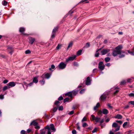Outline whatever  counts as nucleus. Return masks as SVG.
<instances>
[{
    "label": "nucleus",
    "mask_w": 134,
    "mask_h": 134,
    "mask_svg": "<svg viewBox=\"0 0 134 134\" xmlns=\"http://www.w3.org/2000/svg\"><path fill=\"white\" fill-rule=\"evenodd\" d=\"M97 130V129L96 127H95L94 130L92 131V132L93 133H94L96 132Z\"/></svg>",
    "instance_id": "603ef678"
},
{
    "label": "nucleus",
    "mask_w": 134,
    "mask_h": 134,
    "mask_svg": "<svg viewBox=\"0 0 134 134\" xmlns=\"http://www.w3.org/2000/svg\"><path fill=\"white\" fill-rule=\"evenodd\" d=\"M91 83V81L90 80V77H88L87 78V80L86 82V84L87 85H90Z\"/></svg>",
    "instance_id": "f8f14e48"
},
{
    "label": "nucleus",
    "mask_w": 134,
    "mask_h": 134,
    "mask_svg": "<svg viewBox=\"0 0 134 134\" xmlns=\"http://www.w3.org/2000/svg\"><path fill=\"white\" fill-rule=\"evenodd\" d=\"M101 113H102L104 114H108V110L105 109H104L102 110V111H100Z\"/></svg>",
    "instance_id": "dca6fc26"
},
{
    "label": "nucleus",
    "mask_w": 134,
    "mask_h": 134,
    "mask_svg": "<svg viewBox=\"0 0 134 134\" xmlns=\"http://www.w3.org/2000/svg\"><path fill=\"white\" fill-rule=\"evenodd\" d=\"M73 91H70L67 92L65 94V96H68L69 97H70V98H72L73 97L72 92Z\"/></svg>",
    "instance_id": "9b49d317"
},
{
    "label": "nucleus",
    "mask_w": 134,
    "mask_h": 134,
    "mask_svg": "<svg viewBox=\"0 0 134 134\" xmlns=\"http://www.w3.org/2000/svg\"><path fill=\"white\" fill-rule=\"evenodd\" d=\"M98 71L97 69V68H95L93 69V72L94 73L97 72Z\"/></svg>",
    "instance_id": "e2e57ef3"
},
{
    "label": "nucleus",
    "mask_w": 134,
    "mask_h": 134,
    "mask_svg": "<svg viewBox=\"0 0 134 134\" xmlns=\"http://www.w3.org/2000/svg\"><path fill=\"white\" fill-rule=\"evenodd\" d=\"M110 51V49H103L100 52L101 54L102 55H104L106 54L107 52H109Z\"/></svg>",
    "instance_id": "0eeeda50"
},
{
    "label": "nucleus",
    "mask_w": 134,
    "mask_h": 134,
    "mask_svg": "<svg viewBox=\"0 0 134 134\" xmlns=\"http://www.w3.org/2000/svg\"><path fill=\"white\" fill-rule=\"evenodd\" d=\"M126 83V82L125 80H124L120 82V84L121 85H123Z\"/></svg>",
    "instance_id": "a19ab883"
},
{
    "label": "nucleus",
    "mask_w": 134,
    "mask_h": 134,
    "mask_svg": "<svg viewBox=\"0 0 134 134\" xmlns=\"http://www.w3.org/2000/svg\"><path fill=\"white\" fill-rule=\"evenodd\" d=\"M60 103V102H59L58 100H55L54 103V104L56 105H57L58 104Z\"/></svg>",
    "instance_id": "c03bdc74"
},
{
    "label": "nucleus",
    "mask_w": 134,
    "mask_h": 134,
    "mask_svg": "<svg viewBox=\"0 0 134 134\" xmlns=\"http://www.w3.org/2000/svg\"><path fill=\"white\" fill-rule=\"evenodd\" d=\"M116 122L118 123H119L120 125H121L122 124V121L121 120H116Z\"/></svg>",
    "instance_id": "37998d69"
},
{
    "label": "nucleus",
    "mask_w": 134,
    "mask_h": 134,
    "mask_svg": "<svg viewBox=\"0 0 134 134\" xmlns=\"http://www.w3.org/2000/svg\"><path fill=\"white\" fill-rule=\"evenodd\" d=\"M82 51V49H80L77 51L76 53V56L81 55Z\"/></svg>",
    "instance_id": "aec40b11"
},
{
    "label": "nucleus",
    "mask_w": 134,
    "mask_h": 134,
    "mask_svg": "<svg viewBox=\"0 0 134 134\" xmlns=\"http://www.w3.org/2000/svg\"><path fill=\"white\" fill-rule=\"evenodd\" d=\"M100 119V118H98V117H96L95 120V121L96 122H97L99 121Z\"/></svg>",
    "instance_id": "e433bc0d"
},
{
    "label": "nucleus",
    "mask_w": 134,
    "mask_h": 134,
    "mask_svg": "<svg viewBox=\"0 0 134 134\" xmlns=\"http://www.w3.org/2000/svg\"><path fill=\"white\" fill-rule=\"evenodd\" d=\"M44 129L45 130H48L47 132V134H51V133L50 131V130H51L52 132H55L56 131L54 126V125L52 124H50V125H47L45 127Z\"/></svg>",
    "instance_id": "f257e3e1"
},
{
    "label": "nucleus",
    "mask_w": 134,
    "mask_h": 134,
    "mask_svg": "<svg viewBox=\"0 0 134 134\" xmlns=\"http://www.w3.org/2000/svg\"><path fill=\"white\" fill-rule=\"evenodd\" d=\"M8 81L7 80H5L3 81V83L4 84H5L7 83L8 82Z\"/></svg>",
    "instance_id": "774afa93"
},
{
    "label": "nucleus",
    "mask_w": 134,
    "mask_h": 134,
    "mask_svg": "<svg viewBox=\"0 0 134 134\" xmlns=\"http://www.w3.org/2000/svg\"><path fill=\"white\" fill-rule=\"evenodd\" d=\"M115 118L118 119H121L122 118V116L120 114H118L114 117Z\"/></svg>",
    "instance_id": "f3484780"
},
{
    "label": "nucleus",
    "mask_w": 134,
    "mask_h": 134,
    "mask_svg": "<svg viewBox=\"0 0 134 134\" xmlns=\"http://www.w3.org/2000/svg\"><path fill=\"white\" fill-rule=\"evenodd\" d=\"M40 82V84L42 85H43L45 83V81L44 79H42V80H41L39 81Z\"/></svg>",
    "instance_id": "a878e982"
},
{
    "label": "nucleus",
    "mask_w": 134,
    "mask_h": 134,
    "mask_svg": "<svg viewBox=\"0 0 134 134\" xmlns=\"http://www.w3.org/2000/svg\"><path fill=\"white\" fill-rule=\"evenodd\" d=\"M127 51L131 55H134V51L131 52L129 50H127Z\"/></svg>",
    "instance_id": "473e14b6"
},
{
    "label": "nucleus",
    "mask_w": 134,
    "mask_h": 134,
    "mask_svg": "<svg viewBox=\"0 0 134 134\" xmlns=\"http://www.w3.org/2000/svg\"><path fill=\"white\" fill-rule=\"evenodd\" d=\"M4 95L1 94L0 95V99H3L4 98Z\"/></svg>",
    "instance_id": "69168bd1"
},
{
    "label": "nucleus",
    "mask_w": 134,
    "mask_h": 134,
    "mask_svg": "<svg viewBox=\"0 0 134 134\" xmlns=\"http://www.w3.org/2000/svg\"><path fill=\"white\" fill-rule=\"evenodd\" d=\"M74 113V111L73 110H72L71 111H70L69 113L68 114L70 115H71L73 114Z\"/></svg>",
    "instance_id": "a18cd8bd"
},
{
    "label": "nucleus",
    "mask_w": 134,
    "mask_h": 134,
    "mask_svg": "<svg viewBox=\"0 0 134 134\" xmlns=\"http://www.w3.org/2000/svg\"><path fill=\"white\" fill-rule=\"evenodd\" d=\"M110 59V58L107 57L105 58L104 60L107 63L109 62Z\"/></svg>",
    "instance_id": "393cba45"
},
{
    "label": "nucleus",
    "mask_w": 134,
    "mask_h": 134,
    "mask_svg": "<svg viewBox=\"0 0 134 134\" xmlns=\"http://www.w3.org/2000/svg\"><path fill=\"white\" fill-rule=\"evenodd\" d=\"M38 81L37 77H34L33 79L32 82L36 83H37Z\"/></svg>",
    "instance_id": "a211bd4d"
},
{
    "label": "nucleus",
    "mask_w": 134,
    "mask_h": 134,
    "mask_svg": "<svg viewBox=\"0 0 134 134\" xmlns=\"http://www.w3.org/2000/svg\"><path fill=\"white\" fill-rule=\"evenodd\" d=\"M51 74L49 73H47L46 74L44 75V76L45 78L47 79H49L50 77L51 76Z\"/></svg>",
    "instance_id": "6ab92c4d"
},
{
    "label": "nucleus",
    "mask_w": 134,
    "mask_h": 134,
    "mask_svg": "<svg viewBox=\"0 0 134 134\" xmlns=\"http://www.w3.org/2000/svg\"><path fill=\"white\" fill-rule=\"evenodd\" d=\"M7 85L8 87L10 88L11 87L14 86L16 84L14 82L12 81L9 82Z\"/></svg>",
    "instance_id": "1a4fd4ad"
},
{
    "label": "nucleus",
    "mask_w": 134,
    "mask_h": 134,
    "mask_svg": "<svg viewBox=\"0 0 134 134\" xmlns=\"http://www.w3.org/2000/svg\"><path fill=\"white\" fill-rule=\"evenodd\" d=\"M61 47V45L58 44L56 48V49L58 50Z\"/></svg>",
    "instance_id": "49530a36"
},
{
    "label": "nucleus",
    "mask_w": 134,
    "mask_h": 134,
    "mask_svg": "<svg viewBox=\"0 0 134 134\" xmlns=\"http://www.w3.org/2000/svg\"><path fill=\"white\" fill-rule=\"evenodd\" d=\"M108 94L104 93L102 94L100 98L99 99L101 101H104L107 98Z\"/></svg>",
    "instance_id": "423d86ee"
},
{
    "label": "nucleus",
    "mask_w": 134,
    "mask_h": 134,
    "mask_svg": "<svg viewBox=\"0 0 134 134\" xmlns=\"http://www.w3.org/2000/svg\"><path fill=\"white\" fill-rule=\"evenodd\" d=\"M58 109V107H54L52 109V113H54L56 112Z\"/></svg>",
    "instance_id": "bb28decb"
},
{
    "label": "nucleus",
    "mask_w": 134,
    "mask_h": 134,
    "mask_svg": "<svg viewBox=\"0 0 134 134\" xmlns=\"http://www.w3.org/2000/svg\"><path fill=\"white\" fill-rule=\"evenodd\" d=\"M63 109V107L62 106H59L58 108V110L59 111H62Z\"/></svg>",
    "instance_id": "4c0bfd02"
},
{
    "label": "nucleus",
    "mask_w": 134,
    "mask_h": 134,
    "mask_svg": "<svg viewBox=\"0 0 134 134\" xmlns=\"http://www.w3.org/2000/svg\"><path fill=\"white\" fill-rule=\"evenodd\" d=\"M128 96L130 97H134V93H131L130 94H128Z\"/></svg>",
    "instance_id": "c85d7f7f"
},
{
    "label": "nucleus",
    "mask_w": 134,
    "mask_h": 134,
    "mask_svg": "<svg viewBox=\"0 0 134 134\" xmlns=\"http://www.w3.org/2000/svg\"><path fill=\"white\" fill-rule=\"evenodd\" d=\"M73 44V42L72 41H71L69 43L68 46V48H67V50L70 47H72Z\"/></svg>",
    "instance_id": "412c9836"
},
{
    "label": "nucleus",
    "mask_w": 134,
    "mask_h": 134,
    "mask_svg": "<svg viewBox=\"0 0 134 134\" xmlns=\"http://www.w3.org/2000/svg\"><path fill=\"white\" fill-rule=\"evenodd\" d=\"M58 29V28L57 27H55L54 29H53L52 32L56 33V31H57Z\"/></svg>",
    "instance_id": "7c9ffc66"
},
{
    "label": "nucleus",
    "mask_w": 134,
    "mask_h": 134,
    "mask_svg": "<svg viewBox=\"0 0 134 134\" xmlns=\"http://www.w3.org/2000/svg\"><path fill=\"white\" fill-rule=\"evenodd\" d=\"M91 117L92 118V120L93 121L95 120L96 117L93 115H91Z\"/></svg>",
    "instance_id": "09e8293b"
},
{
    "label": "nucleus",
    "mask_w": 134,
    "mask_h": 134,
    "mask_svg": "<svg viewBox=\"0 0 134 134\" xmlns=\"http://www.w3.org/2000/svg\"><path fill=\"white\" fill-rule=\"evenodd\" d=\"M90 46V44L89 42L87 43L86 44L85 46L87 48H89Z\"/></svg>",
    "instance_id": "79ce46f5"
},
{
    "label": "nucleus",
    "mask_w": 134,
    "mask_h": 134,
    "mask_svg": "<svg viewBox=\"0 0 134 134\" xmlns=\"http://www.w3.org/2000/svg\"><path fill=\"white\" fill-rule=\"evenodd\" d=\"M117 127H118V128L115 129V132H116L120 130V126H118Z\"/></svg>",
    "instance_id": "4d7b16f0"
},
{
    "label": "nucleus",
    "mask_w": 134,
    "mask_h": 134,
    "mask_svg": "<svg viewBox=\"0 0 134 134\" xmlns=\"http://www.w3.org/2000/svg\"><path fill=\"white\" fill-rule=\"evenodd\" d=\"M8 86H4L3 88V91H4L5 90H7L8 88Z\"/></svg>",
    "instance_id": "de8ad7c7"
},
{
    "label": "nucleus",
    "mask_w": 134,
    "mask_h": 134,
    "mask_svg": "<svg viewBox=\"0 0 134 134\" xmlns=\"http://www.w3.org/2000/svg\"><path fill=\"white\" fill-rule=\"evenodd\" d=\"M76 55H73L71 57H70L66 59V62H68L69 61L73 60L76 58Z\"/></svg>",
    "instance_id": "6e6552de"
},
{
    "label": "nucleus",
    "mask_w": 134,
    "mask_h": 134,
    "mask_svg": "<svg viewBox=\"0 0 134 134\" xmlns=\"http://www.w3.org/2000/svg\"><path fill=\"white\" fill-rule=\"evenodd\" d=\"M103 62L102 61L100 62L98 64V68L101 71H102L105 68L104 65H103Z\"/></svg>",
    "instance_id": "20e7f679"
},
{
    "label": "nucleus",
    "mask_w": 134,
    "mask_h": 134,
    "mask_svg": "<svg viewBox=\"0 0 134 134\" xmlns=\"http://www.w3.org/2000/svg\"><path fill=\"white\" fill-rule=\"evenodd\" d=\"M8 51L9 52L8 53L12 55L13 52V49L12 46H8L7 48Z\"/></svg>",
    "instance_id": "39448f33"
},
{
    "label": "nucleus",
    "mask_w": 134,
    "mask_h": 134,
    "mask_svg": "<svg viewBox=\"0 0 134 134\" xmlns=\"http://www.w3.org/2000/svg\"><path fill=\"white\" fill-rule=\"evenodd\" d=\"M120 54L119 56V57L120 58L124 57L125 55L124 54H121V53L119 51H118L116 50H114L112 53V55L114 57H115L118 54Z\"/></svg>",
    "instance_id": "f03ea898"
},
{
    "label": "nucleus",
    "mask_w": 134,
    "mask_h": 134,
    "mask_svg": "<svg viewBox=\"0 0 134 134\" xmlns=\"http://www.w3.org/2000/svg\"><path fill=\"white\" fill-rule=\"evenodd\" d=\"M8 2L5 0H3L2 2V5L4 6H6L7 5Z\"/></svg>",
    "instance_id": "b1692460"
},
{
    "label": "nucleus",
    "mask_w": 134,
    "mask_h": 134,
    "mask_svg": "<svg viewBox=\"0 0 134 134\" xmlns=\"http://www.w3.org/2000/svg\"><path fill=\"white\" fill-rule=\"evenodd\" d=\"M25 53L26 54H27L30 53L31 52L29 50H27L25 51Z\"/></svg>",
    "instance_id": "58836bf2"
},
{
    "label": "nucleus",
    "mask_w": 134,
    "mask_h": 134,
    "mask_svg": "<svg viewBox=\"0 0 134 134\" xmlns=\"http://www.w3.org/2000/svg\"><path fill=\"white\" fill-rule=\"evenodd\" d=\"M79 90H77L75 91L73 90L74 91L72 92V94H73L74 96H76L78 93V92Z\"/></svg>",
    "instance_id": "cd10ccee"
},
{
    "label": "nucleus",
    "mask_w": 134,
    "mask_h": 134,
    "mask_svg": "<svg viewBox=\"0 0 134 134\" xmlns=\"http://www.w3.org/2000/svg\"><path fill=\"white\" fill-rule=\"evenodd\" d=\"M122 45H120L116 47L115 49L118 51H119L121 53V49L122 48Z\"/></svg>",
    "instance_id": "ddd939ff"
},
{
    "label": "nucleus",
    "mask_w": 134,
    "mask_h": 134,
    "mask_svg": "<svg viewBox=\"0 0 134 134\" xmlns=\"http://www.w3.org/2000/svg\"><path fill=\"white\" fill-rule=\"evenodd\" d=\"M87 126H88V125L86 123L84 122L83 123L82 125V126L83 127H85Z\"/></svg>",
    "instance_id": "8fccbe9b"
},
{
    "label": "nucleus",
    "mask_w": 134,
    "mask_h": 134,
    "mask_svg": "<svg viewBox=\"0 0 134 134\" xmlns=\"http://www.w3.org/2000/svg\"><path fill=\"white\" fill-rule=\"evenodd\" d=\"M63 99V98L62 96H60L58 98V100L59 101H61Z\"/></svg>",
    "instance_id": "3c124183"
},
{
    "label": "nucleus",
    "mask_w": 134,
    "mask_h": 134,
    "mask_svg": "<svg viewBox=\"0 0 134 134\" xmlns=\"http://www.w3.org/2000/svg\"><path fill=\"white\" fill-rule=\"evenodd\" d=\"M37 125H38V123L37 122H36L35 120H34L31 122L30 126H32L33 125L35 126H36Z\"/></svg>",
    "instance_id": "4468645a"
},
{
    "label": "nucleus",
    "mask_w": 134,
    "mask_h": 134,
    "mask_svg": "<svg viewBox=\"0 0 134 134\" xmlns=\"http://www.w3.org/2000/svg\"><path fill=\"white\" fill-rule=\"evenodd\" d=\"M100 105V104L99 103H98L94 107V110H97L98 108Z\"/></svg>",
    "instance_id": "4be33fe9"
},
{
    "label": "nucleus",
    "mask_w": 134,
    "mask_h": 134,
    "mask_svg": "<svg viewBox=\"0 0 134 134\" xmlns=\"http://www.w3.org/2000/svg\"><path fill=\"white\" fill-rule=\"evenodd\" d=\"M38 125H37L36 126H35V128L36 129H39L40 128V127Z\"/></svg>",
    "instance_id": "5fc2aeb1"
},
{
    "label": "nucleus",
    "mask_w": 134,
    "mask_h": 134,
    "mask_svg": "<svg viewBox=\"0 0 134 134\" xmlns=\"http://www.w3.org/2000/svg\"><path fill=\"white\" fill-rule=\"evenodd\" d=\"M85 91V90L84 89L81 90L80 92V93L82 94Z\"/></svg>",
    "instance_id": "680f3d73"
},
{
    "label": "nucleus",
    "mask_w": 134,
    "mask_h": 134,
    "mask_svg": "<svg viewBox=\"0 0 134 134\" xmlns=\"http://www.w3.org/2000/svg\"><path fill=\"white\" fill-rule=\"evenodd\" d=\"M127 82L131 83L132 82V80L131 79H128L127 80Z\"/></svg>",
    "instance_id": "ea45409f"
},
{
    "label": "nucleus",
    "mask_w": 134,
    "mask_h": 134,
    "mask_svg": "<svg viewBox=\"0 0 134 134\" xmlns=\"http://www.w3.org/2000/svg\"><path fill=\"white\" fill-rule=\"evenodd\" d=\"M74 13V11H71V10H70L68 13L69 15H71V14H72Z\"/></svg>",
    "instance_id": "bf43d9fd"
},
{
    "label": "nucleus",
    "mask_w": 134,
    "mask_h": 134,
    "mask_svg": "<svg viewBox=\"0 0 134 134\" xmlns=\"http://www.w3.org/2000/svg\"><path fill=\"white\" fill-rule=\"evenodd\" d=\"M69 97H66L63 100V102L65 103L66 102H68L69 101Z\"/></svg>",
    "instance_id": "c756f323"
},
{
    "label": "nucleus",
    "mask_w": 134,
    "mask_h": 134,
    "mask_svg": "<svg viewBox=\"0 0 134 134\" xmlns=\"http://www.w3.org/2000/svg\"><path fill=\"white\" fill-rule=\"evenodd\" d=\"M29 43L31 44H33V43L35 40V39L34 38L32 37H30L29 38Z\"/></svg>",
    "instance_id": "9d476101"
},
{
    "label": "nucleus",
    "mask_w": 134,
    "mask_h": 134,
    "mask_svg": "<svg viewBox=\"0 0 134 134\" xmlns=\"http://www.w3.org/2000/svg\"><path fill=\"white\" fill-rule=\"evenodd\" d=\"M129 103L133 105L134 106V101H131L129 102Z\"/></svg>",
    "instance_id": "6e6d98bb"
},
{
    "label": "nucleus",
    "mask_w": 134,
    "mask_h": 134,
    "mask_svg": "<svg viewBox=\"0 0 134 134\" xmlns=\"http://www.w3.org/2000/svg\"><path fill=\"white\" fill-rule=\"evenodd\" d=\"M107 106L110 108L112 109L113 108V107L110 105V104H108L107 105Z\"/></svg>",
    "instance_id": "0e129e2a"
},
{
    "label": "nucleus",
    "mask_w": 134,
    "mask_h": 134,
    "mask_svg": "<svg viewBox=\"0 0 134 134\" xmlns=\"http://www.w3.org/2000/svg\"><path fill=\"white\" fill-rule=\"evenodd\" d=\"M118 126V124L116 122H114L112 125V127H116Z\"/></svg>",
    "instance_id": "f704fd0d"
},
{
    "label": "nucleus",
    "mask_w": 134,
    "mask_h": 134,
    "mask_svg": "<svg viewBox=\"0 0 134 134\" xmlns=\"http://www.w3.org/2000/svg\"><path fill=\"white\" fill-rule=\"evenodd\" d=\"M66 64L63 62H61L58 65V67L60 69H64L66 66Z\"/></svg>",
    "instance_id": "7ed1b4c3"
},
{
    "label": "nucleus",
    "mask_w": 134,
    "mask_h": 134,
    "mask_svg": "<svg viewBox=\"0 0 134 134\" xmlns=\"http://www.w3.org/2000/svg\"><path fill=\"white\" fill-rule=\"evenodd\" d=\"M72 134H76V131L75 130H72Z\"/></svg>",
    "instance_id": "13d9d810"
},
{
    "label": "nucleus",
    "mask_w": 134,
    "mask_h": 134,
    "mask_svg": "<svg viewBox=\"0 0 134 134\" xmlns=\"http://www.w3.org/2000/svg\"><path fill=\"white\" fill-rule=\"evenodd\" d=\"M74 66H79L78 64L77 63V62H74Z\"/></svg>",
    "instance_id": "864d4df0"
},
{
    "label": "nucleus",
    "mask_w": 134,
    "mask_h": 134,
    "mask_svg": "<svg viewBox=\"0 0 134 134\" xmlns=\"http://www.w3.org/2000/svg\"><path fill=\"white\" fill-rule=\"evenodd\" d=\"M20 133L21 134H25V131L24 130H22L21 131Z\"/></svg>",
    "instance_id": "338daca9"
},
{
    "label": "nucleus",
    "mask_w": 134,
    "mask_h": 134,
    "mask_svg": "<svg viewBox=\"0 0 134 134\" xmlns=\"http://www.w3.org/2000/svg\"><path fill=\"white\" fill-rule=\"evenodd\" d=\"M99 54L98 52H97L96 51V53L94 55V56L96 57H98L99 56Z\"/></svg>",
    "instance_id": "c9c22d12"
},
{
    "label": "nucleus",
    "mask_w": 134,
    "mask_h": 134,
    "mask_svg": "<svg viewBox=\"0 0 134 134\" xmlns=\"http://www.w3.org/2000/svg\"><path fill=\"white\" fill-rule=\"evenodd\" d=\"M25 31V28L24 27H21L19 29V31L22 34L25 35L24 33V32Z\"/></svg>",
    "instance_id": "2eb2a0df"
},
{
    "label": "nucleus",
    "mask_w": 134,
    "mask_h": 134,
    "mask_svg": "<svg viewBox=\"0 0 134 134\" xmlns=\"http://www.w3.org/2000/svg\"><path fill=\"white\" fill-rule=\"evenodd\" d=\"M128 123L127 122H124V123L122 125L123 127L124 128L125 126H126L127 124L129 125V122H128L129 124H128Z\"/></svg>",
    "instance_id": "72a5a7b5"
},
{
    "label": "nucleus",
    "mask_w": 134,
    "mask_h": 134,
    "mask_svg": "<svg viewBox=\"0 0 134 134\" xmlns=\"http://www.w3.org/2000/svg\"><path fill=\"white\" fill-rule=\"evenodd\" d=\"M87 120L85 116L84 117L82 120V122H83L84 121H86Z\"/></svg>",
    "instance_id": "052dcab7"
},
{
    "label": "nucleus",
    "mask_w": 134,
    "mask_h": 134,
    "mask_svg": "<svg viewBox=\"0 0 134 134\" xmlns=\"http://www.w3.org/2000/svg\"><path fill=\"white\" fill-rule=\"evenodd\" d=\"M56 33H55V32H52V35L51 36V38H54L55 36Z\"/></svg>",
    "instance_id": "2f4dec72"
},
{
    "label": "nucleus",
    "mask_w": 134,
    "mask_h": 134,
    "mask_svg": "<svg viewBox=\"0 0 134 134\" xmlns=\"http://www.w3.org/2000/svg\"><path fill=\"white\" fill-rule=\"evenodd\" d=\"M46 130H45L44 128L42 129H41L40 130V134H45L46 131H45Z\"/></svg>",
    "instance_id": "5701e85b"
}]
</instances>
